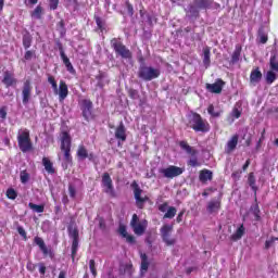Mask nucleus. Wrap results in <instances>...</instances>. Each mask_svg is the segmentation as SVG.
I'll return each instance as SVG.
<instances>
[{"instance_id": "f257e3e1", "label": "nucleus", "mask_w": 278, "mask_h": 278, "mask_svg": "<svg viewBox=\"0 0 278 278\" xmlns=\"http://www.w3.org/2000/svg\"><path fill=\"white\" fill-rule=\"evenodd\" d=\"M72 150V137L67 131L61 132V151L64 154V169H67V166L73 165V156L71 154Z\"/></svg>"}, {"instance_id": "f03ea898", "label": "nucleus", "mask_w": 278, "mask_h": 278, "mask_svg": "<svg viewBox=\"0 0 278 278\" xmlns=\"http://www.w3.org/2000/svg\"><path fill=\"white\" fill-rule=\"evenodd\" d=\"M189 127L193 129L195 132L207 134L211 130L210 123L206 119H203L201 114L193 113L189 119Z\"/></svg>"}, {"instance_id": "7ed1b4c3", "label": "nucleus", "mask_w": 278, "mask_h": 278, "mask_svg": "<svg viewBox=\"0 0 278 278\" xmlns=\"http://www.w3.org/2000/svg\"><path fill=\"white\" fill-rule=\"evenodd\" d=\"M110 46L114 50V53H116L117 58L124 60H132L131 50H129L127 46L124 45L121 38H112V40H110Z\"/></svg>"}, {"instance_id": "20e7f679", "label": "nucleus", "mask_w": 278, "mask_h": 278, "mask_svg": "<svg viewBox=\"0 0 278 278\" xmlns=\"http://www.w3.org/2000/svg\"><path fill=\"white\" fill-rule=\"evenodd\" d=\"M179 148H181L182 151H186L187 154L190 155V160L187 161V166H191L193 168L201 166V163L198 160V150L194 149L192 146H189L186 140L179 141Z\"/></svg>"}, {"instance_id": "39448f33", "label": "nucleus", "mask_w": 278, "mask_h": 278, "mask_svg": "<svg viewBox=\"0 0 278 278\" xmlns=\"http://www.w3.org/2000/svg\"><path fill=\"white\" fill-rule=\"evenodd\" d=\"M161 76L160 68H153L152 66L141 65L138 68V78L144 81H152Z\"/></svg>"}, {"instance_id": "423d86ee", "label": "nucleus", "mask_w": 278, "mask_h": 278, "mask_svg": "<svg viewBox=\"0 0 278 278\" xmlns=\"http://www.w3.org/2000/svg\"><path fill=\"white\" fill-rule=\"evenodd\" d=\"M130 189H132L134 192L135 205L138 210H143L146 203L149 202L150 198L148 195L142 197V189L136 180L130 184Z\"/></svg>"}, {"instance_id": "0eeeda50", "label": "nucleus", "mask_w": 278, "mask_h": 278, "mask_svg": "<svg viewBox=\"0 0 278 278\" xmlns=\"http://www.w3.org/2000/svg\"><path fill=\"white\" fill-rule=\"evenodd\" d=\"M17 140L21 152L26 153L31 151L33 144L29 130L24 129L23 131H21V134L17 137Z\"/></svg>"}, {"instance_id": "6e6552de", "label": "nucleus", "mask_w": 278, "mask_h": 278, "mask_svg": "<svg viewBox=\"0 0 278 278\" xmlns=\"http://www.w3.org/2000/svg\"><path fill=\"white\" fill-rule=\"evenodd\" d=\"M130 228H132L135 236L141 237L148 229V220L140 222L137 214H134L132 218L130 219Z\"/></svg>"}, {"instance_id": "1a4fd4ad", "label": "nucleus", "mask_w": 278, "mask_h": 278, "mask_svg": "<svg viewBox=\"0 0 278 278\" xmlns=\"http://www.w3.org/2000/svg\"><path fill=\"white\" fill-rule=\"evenodd\" d=\"M79 105H80L81 116L86 122H90L94 119V113L92 112L93 104L91 100L84 99L80 101Z\"/></svg>"}, {"instance_id": "9d476101", "label": "nucleus", "mask_w": 278, "mask_h": 278, "mask_svg": "<svg viewBox=\"0 0 278 278\" xmlns=\"http://www.w3.org/2000/svg\"><path fill=\"white\" fill-rule=\"evenodd\" d=\"M67 231L70 239H72V261L75 262L77 250L79 249V230L68 226Z\"/></svg>"}, {"instance_id": "9b49d317", "label": "nucleus", "mask_w": 278, "mask_h": 278, "mask_svg": "<svg viewBox=\"0 0 278 278\" xmlns=\"http://www.w3.org/2000/svg\"><path fill=\"white\" fill-rule=\"evenodd\" d=\"M101 184L102 188H104V193L109 194V197L113 199L117 197L115 187L113 186L112 177H110L109 173L102 174Z\"/></svg>"}, {"instance_id": "f8f14e48", "label": "nucleus", "mask_w": 278, "mask_h": 278, "mask_svg": "<svg viewBox=\"0 0 278 278\" xmlns=\"http://www.w3.org/2000/svg\"><path fill=\"white\" fill-rule=\"evenodd\" d=\"M173 232V225H163L161 228V236L163 242L166 244V247H174L175 243H177V240L170 237V233Z\"/></svg>"}, {"instance_id": "ddd939ff", "label": "nucleus", "mask_w": 278, "mask_h": 278, "mask_svg": "<svg viewBox=\"0 0 278 278\" xmlns=\"http://www.w3.org/2000/svg\"><path fill=\"white\" fill-rule=\"evenodd\" d=\"M184 172L185 170L181 167H177L174 165L159 169V173L162 174L163 177L168 179L177 178L178 176L182 175Z\"/></svg>"}, {"instance_id": "4468645a", "label": "nucleus", "mask_w": 278, "mask_h": 278, "mask_svg": "<svg viewBox=\"0 0 278 278\" xmlns=\"http://www.w3.org/2000/svg\"><path fill=\"white\" fill-rule=\"evenodd\" d=\"M34 242L37 247H39L45 257L54 258V251H52V249L47 248V244H45V241L42 238L36 236L34 239Z\"/></svg>"}, {"instance_id": "2eb2a0df", "label": "nucleus", "mask_w": 278, "mask_h": 278, "mask_svg": "<svg viewBox=\"0 0 278 278\" xmlns=\"http://www.w3.org/2000/svg\"><path fill=\"white\" fill-rule=\"evenodd\" d=\"M226 83L220 78L216 79L214 84L206 83V90L214 94H219L223 92V87Z\"/></svg>"}, {"instance_id": "dca6fc26", "label": "nucleus", "mask_w": 278, "mask_h": 278, "mask_svg": "<svg viewBox=\"0 0 278 278\" xmlns=\"http://www.w3.org/2000/svg\"><path fill=\"white\" fill-rule=\"evenodd\" d=\"M76 156L79 161H85L87 159L89 161H94V153H88V149L84 144H80L79 148H77Z\"/></svg>"}, {"instance_id": "f3484780", "label": "nucleus", "mask_w": 278, "mask_h": 278, "mask_svg": "<svg viewBox=\"0 0 278 278\" xmlns=\"http://www.w3.org/2000/svg\"><path fill=\"white\" fill-rule=\"evenodd\" d=\"M22 96H23V104L26 105L27 103H29L30 98H31V84H30V80L24 81L23 90H22Z\"/></svg>"}, {"instance_id": "a211bd4d", "label": "nucleus", "mask_w": 278, "mask_h": 278, "mask_svg": "<svg viewBox=\"0 0 278 278\" xmlns=\"http://www.w3.org/2000/svg\"><path fill=\"white\" fill-rule=\"evenodd\" d=\"M114 137L116 140L125 142L127 141V129L125 128L124 123L121 122V124L117 126Z\"/></svg>"}, {"instance_id": "6ab92c4d", "label": "nucleus", "mask_w": 278, "mask_h": 278, "mask_svg": "<svg viewBox=\"0 0 278 278\" xmlns=\"http://www.w3.org/2000/svg\"><path fill=\"white\" fill-rule=\"evenodd\" d=\"M238 142H239V135L238 134L232 135L230 137V140H228L226 143V154H230L231 152H233L238 147Z\"/></svg>"}, {"instance_id": "aec40b11", "label": "nucleus", "mask_w": 278, "mask_h": 278, "mask_svg": "<svg viewBox=\"0 0 278 278\" xmlns=\"http://www.w3.org/2000/svg\"><path fill=\"white\" fill-rule=\"evenodd\" d=\"M222 208V198H218V200H211L207 202L206 211L210 214L217 213Z\"/></svg>"}, {"instance_id": "412c9836", "label": "nucleus", "mask_w": 278, "mask_h": 278, "mask_svg": "<svg viewBox=\"0 0 278 278\" xmlns=\"http://www.w3.org/2000/svg\"><path fill=\"white\" fill-rule=\"evenodd\" d=\"M56 94H59L60 101L66 100L68 96V86L64 80H60L59 89H56Z\"/></svg>"}, {"instance_id": "4be33fe9", "label": "nucleus", "mask_w": 278, "mask_h": 278, "mask_svg": "<svg viewBox=\"0 0 278 278\" xmlns=\"http://www.w3.org/2000/svg\"><path fill=\"white\" fill-rule=\"evenodd\" d=\"M199 181L206 184L207 181H213V172L211 169H201L199 172Z\"/></svg>"}, {"instance_id": "5701e85b", "label": "nucleus", "mask_w": 278, "mask_h": 278, "mask_svg": "<svg viewBox=\"0 0 278 278\" xmlns=\"http://www.w3.org/2000/svg\"><path fill=\"white\" fill-rule=\"evenodd\" d=\"M263 78V74L260 71V67H256L254 70H252L251 75L249 76V81L252 85L258 84L260 81H262Z\"/></svg>"}, {"instance_id": "b1692460", "label": "nucleus", "mask_w": 278, "mask_h": 278, "mask_svg": "<svg viewBox=\"0 0 278 278\" xmlns=\"http://www.w3.org/2000/svg\"><path fill=\"white\" fill-rule=\"evenodd\" d=\"M2 84L4 85V87L9 88L17 85V79L14 78V76L10 72H4Z\"/></svg>"}, {"instance_id": "393cba45", "label": "nucleus", "mask_w": 278, "mask_h": 278, "mask_svg": "<svg viewBox=\"0 0 278 278\" xmlns=\"http://www.w3.org/2000/svg\"><path fill=\"white\" fill-rule=\"evenodd\" d=\"M242 53V46L236 45L235 51L231 53L230 64L235 65L240 61V55Z\"/></svg>"}, {"instance_id": "a878e982", "label": "nucleus", "mask_w": 278, "mask_h": 278, "mask_svg": "<svg viewBox=\"0 0 278 278\" xmlns=\"http://www.w3.org/2000/svg\"><path fill=\"white\" fill-rule=\"evenodd\" d=\"M243 236H245V227L241 224L239 228L236 229L235 233L230 236V240L236 242L242 239Z\"/></svg>"}, {"instance_id": "bb28decb", "label": "nucleus", "mask_w": 278, "mask_h": 278, "mask_svg": "<svg viewBox=\"0 0 278 278\" xmlns=\"http://www.w3.org/2000/svg\"><path fill=\"white\" fill-rule=\"evenodd\" d=\"M60 56L68 74L76 75V70L73 67L71 59H68L66 54H60Z\"/></svg>"}, {"instance_id": "cd10ccee", "label": "nucleus", "mask_w": 278, "mask_h": 278, "mask_svg": "<svg viewBox=\"0 0 278 278\" xmlns=\"http://www.w3.org/2000/svg\"><path fill=\"white\" fill-rule=\"evenodd\" d=\"M41 165H43L45 170H47L49 175L55 174V168L49 157H42Z\"/></svg>"}, {"instance_id": "c85d7f7f", "label": "nucleus", "mask_w": 278, "mask_h": 278, "mask_svg": "<svg viewBox=\"0 0 278 278\" xmlns=\"http://www.w3.org/2000/svg\"><path fill=\"white\" fill-rule=\"evenodd\" d=\"M34 38L31 37L29 30H24L23 34V47L24 50H29L31 47V42H33Z\"/></svg>"}, {"instance_id": "c756f323", "label": "nucleus", "mask_w": 278, "mask_h": 278, "mask_svg": "<svg viewBox=\"0 0 278 278\" xmlns=\"http://www.w3.org/2000/svg\"><path fill=\"white\" fill-rule=\"evenodd\" d=\"M255 184L256 179L254 173H249L248 185L251 187V190L254 191L255 195H257L258 187Z\"/></svg>"}, {"instance_id": "7c9ffc66", "label": "nucleus", "mask_w": 278, "mask_h": 278, "mask_svg": "<svg viewBox=\"0 0 278 278\" xmlns=\"http://www.w3.org/2000/svg\"><path fill=\"white\" fill-rule=\"evenodd\" d=\"M203 64H204V67H210L211 65V48L210 47H206V48H203Z\"/></svg>"}, {"instance_id": "2f4dec72", "label": "nucleus", "mask_w": 278, "mask_h": 278, "mask_svg": "<svg viewBox=\"0 0 278 278\" xmlns=\"http://www.w3.org/2000/svg\"><path fill=\"white\" fill-rule=\"evenodd\" d=\"M43 9L42 5H37L35 10L31 11L30 16L37 21L42 20Z\"/></svg>"}, {"instance_id": "473e14b6", "label": "nucleus", "mask_w": 278, "mask_h": 278, "mask_svg": "<svg viewBox=\"0 0 278 278\" xmlns=\"http://www.w3.org/2000/svg\"><path fill=\"white\" fill-rule=\"evenodd\" d=\"M194 5L199 10H206L211 7L210 0H194Z\"/></svg>"}, {"instance_id": "72a5a7b5", "label": "nucleus", "mask_w": 278, "mask_h": 278, "mask_svg": "<svg viewBox=\"0 0 278 278\" xmlns=\"http://www.w3.org/2000/svg\"><path fill=\"white\" fill-rule=\"evenodd\" d=\"M93 21H96L98 30L103 33L105 30V21L102 17L98 16V15L93 16Z\"/></svg>"}, {"instance_id": "f704fd0d", "label": "nucleus", "mask_w": 278, "mask_h": 278, "mask_svg": "<svg viewBox=\"0 0 278 278\" xmlns=\"http://www.w3.org/2000/svg\"><path fill=\"white\" fill-rule=\"evenodd\" d=\"M30 180V174L27 173V169H23L20 172V181L23 185H26Z\"/></svg>"}, {"instance_id": "c9c22d12", "label": "nucleus", "mask_w": 278, "mask_h": 278, "mask_svg": "<svg viewBox=\"0 0 278 278\" xmlns=\"http://www.w3.org/2000/svg\"><path fill=\"white\" fill-rule=\"evenodd\" d=\"M207 114H210V116H212L213 118H218L219 116H222L223 111H215L214 105L210 104V106H207Z\"/></svg>"}, {"instance_id": "e433bc0d", "label": "nucleus", "mask_w": 278, "mask_h": 278, "mask_svg": "<svg viewBox=\"0 0 278 278\" xmlns=\"http://www.w3.org/2000/svg\"><path fill=\"white\" fill-rule=\"evenodd\" d=\"M28 207H30V210L33 212H36L37 214H42L45 212V205L43 204H35L33 202L28 203Z\"/></svg>"}, {"instance_id": "4c0bfd02", "label": "nucleus", "mask_w": 278, "mask_h": 278, "mask_svg": "<svg viewBox=\"0 0 278 278\" xmlns=\"http://www.w3.org/2000/svg\"><path fill=\"white\" fill-rule=\"evenodd\" d=\"M176 214H177V208H175L174 206H169V208H167L165 215H163V218L173 219Z\"/></svg>"}, {"instance_id": "58836bf2", "label": "nucleus", "mask_w": 278, "mask_h": 278, "mask_svg": "<svg viewBox=\"0 0 278 278\" xmlns=\"http://www.w3.org/2000/svg\"><path fill=\"white\" fill-rule=\"evenodd\" d=\"M48 83H49V85H51V87L53 89V94H56V90H59L60 87L56 85V80H55L54 76H52L51 74H48Z\"/></svg>"}, {"instance_id": "ea45409f", "label": "nucleus", "mask_w": 278, "mask_h": 278, "mask_svg": "<svg viewBox=\"0 0 278 278\" xmlns=\"http://www.w3.org/2000/svg\"><path fill=\"white\" fill-rule=\"evenodd\" d=\"M141 270L143 271L149 270V261H148V255L146 253H141Z\"/></svg>"}, {"instance_id": "a19ab883", "label": "nucleus", "mask_w": 278, "mask_h": 278, "mask_svg": "<svg viewBox=\"0 0 278 278\" xmlns=\"http://www.w3.org/2000/svg\"><path fill=\"white\" fill-rule=\"evenodd\" d=\"M56 29L60 31L61 37L66 36V27L63 20L56 24Z\"/></svg>"}, {"instance_id": "79ce46f5", "label": "nucleus", "mask_w": 278, "mask_h": 278, "mask_svg": "<svg viewBox=\"0 0 278 278\" xmlns=\"http://www.w3.org/2000/svg\"><path fill=\"white\" fill-rule=\"evenodd\" d=\"M258 38H260L261 45H266L267 43L268 36L264 33L263 28H260V30H258Z\"/></svg>"}, {"instance_id": "37998d69", "label": "nucleus", "mask_w": 278, "mask_h": 278, "mask_svg": "<svg viewBox=\"0 0 278 278\" xmlns=\"http://www.w3.org/2000/svg\"><path fill=\"white\" fill-rule=\"evenodd\" d=\"M269 68L278 73V62H276V55L269 58Z\"/></svg>"}, {"instance_id": "c03bdc74", "label": "nucleus", "mask_w": 278, "mask_h": 278, "mask_svg": "<svg viewBox=\"0 0 278 278\" xmlns=\"http://www.w3.org/2000/svg\"><path fill=\"white\" fill-rule=\"evenodd\" d=\"M7 198L10 199V200L17 199V191H15L13 188H9L7 190Z\"/></svg>"}, {"instance_id": "a18cd8bd", "label": "nucleus", "mask_w": 278, "mask_h": 278, "mask_svg": "<svg viewBox=\"0 0 278 278\" xmlns=\"http://www.w3.org/2000/svg\"><path fill=\"white\" fill-rule=\"evenodd\" d=\"M230 116L235 119H238V118H240V116H242V111L235 106V108H232Z\"/></svg>"}, {"instance_id": "49530a36", "label": "nucleus", "mask_w": 278, "mask_h": 278, "mask_svg": "<svg viewBox=\"0 0 278 278\" xmlns=\"http://www.w3.org/2000/svg\"><path fill=\"white\" fill-rule=\"evenodd\" d=\"M251 211H252V214H254V216H255V220L258 222L261 219L258 204H255L254 206H252Z\"/></svg>"}, {"instance_id": "de8ad7c7", "label": "nucleus", "mask_w": 278, "mask_h": 278, "mask_svg": "<svg viewBox=\"0 0 278 278\" xmlns=\"http://www.w3.org/2000/svg\"><path fill=\"white\" fill-rule=\"evenodd\" d=\"M265 79L268 85H271L276 80V74L274 72H268Z\"/></svg>"}, {"instance_id": "09e8293b", "label": "nucleus", "mask_w": 278, "mask_h": 278, "mask_svg": "<svg viewBox=\"0 0 278 278\" xmlns=\"http://www.w3.org/2000/svg\"><path fill=\"white\" fill-rule=\"evenodd\" d=\"M89 269H91V274L93 277H97V267H96V261L91 258L89 261Z\"/></svg>"}, {"instance_id": "8fccbe9b", "label": "nucleus", "mask_w": 278, "mask_h": 278, "mask_svg": "<svg viewBox=\"0 0 278 278\" xmlns=\"http://www.w3.org/2000/svg\"><path fill=\"white\" fill-rule=\"evenodd\" d=\"M36 56L35 50H27L26 53H24V60L30 61Z\"/></svg>"}, {"instance_id": "3c124183", "label": "nucleus", "mask_w": 278, "mask_h": 278, "mask_svg": "<svg viewBox=\"0 0 278 278\" xmlns=\"http://www.w3.org/2000/svg\"><path fill=\"white\" fill-rule=\"evenodd\" d=\"M16 231H18V235L21 236V238H23L24 241H27V232L23 228V226L16 227Z\"/></svg>"}, {"instance_id": "603ef678", "label": "nucleus", "mask_w": 278, "mask_h": 278, "mask_svg": "<svg viewBox=\"0 0 278 278\" xmlns=\"http://www.w3.org/2000/svg\"><path fill=\"white\" fill-rule=\"evenodd\" d=\"M128 96L131 100H137L140 98V96L138 94L137 89H128Z\"/></svg>"}, {"instance_id": "864d4df0", "label": "nucleus", "mask_w": 278, "mask_h": 278, "mask_svg": "<svg viewBox=\"0 0 278 278\" xmlns=\"http://www.w3.org/2000/svg\"><path fill=\"white\" fill-rule=\"evenodd\" d=\"M60 0H49V10L55 11L59 8Z\"/></svg>"}, {"instance_id": "5fc2aeb1", "label": "nucleus", "mask_w": 278, "mask_h": 278, "mask_svg": "<svg viewBox=\"0 0 278 278\" xmlns=\"http://www.w3.org/2000/svg\"><path fill=\"white\" fill-rule=\"evenodd\" d=\"M118 235H121L122 237L129 236L127 232V227L124 225L118 226Z\"/></svg>"}, {"instance_id": "6e6d98bb", "label": "nucleus", "mask_w": 278, "mask_h": 278, "mask_svg": "<svg viewBox=\"0 0 278 278\" xmlns=\"http://www.w3.org/2000/svg\"><path fill=\"white\" fill-rule=\"evenodd\" d=\"M122 238H125L126 243H128V244H136V237H134L131 235L122 236Z\"/></svg>"}, {"instance_id": "4d7b16f0", "label": "nucleus", "mask_w": 278, "mask_h": 278, "mask_svg": "<svg viewBox=\"0 0 278 278\" xmlns=\"http://www.w3.org/2000/svg\"><path fill=\"white\" fill-rule=\"evenodd\" d=\"M65 3H66L65 7L67 8L74 7V9H76L79 5L77 0H65Z\"/></svg>"}, {"instance_id": "13d9d810", "label": "nucleus", "mask_w": 278, "mask_h": 278, "mask_svg": "<svg viewBox=\"0 0 278 278\" xmlns=\"http://www.w3.org/2000/svg\"><path fill=\"white\" fill-rule=\"evenodd\" d=\"M125 4H126V10L128 11L129 16H132L134 15V7H132L131 2L126 1Z\"/></svg>"}, {"instance_id": "bf43d9fd", "label": "nucleus", "mask_w": 278, "mask_h": 278, "mask_svg": "<svg viewBox=\"0 0 278 278\" xmlns=\"http://www.w3.org/2000/svg\"><path fill=\"white\" fill-rule=\"evenodd\" d=\"M68 194H70V198L72 199L76 198V189L72 185H68Z\"/></svg>"}, {"instance_id": "052dcab7", "label": "nucleus", "mask_w": 278, "mask_h": 278, "mask_svg": "<svg viewBox=\"0 0 278 278\" xmlns=\"http://www.w3.org/2000/svg\"><path fill=\"white\" fill-rule=\"evenodd\" d=\"M168 202L159 205V212L165 213L166 211H168Z\"/></svg>"}, {"instance_id": "680f3d73", "label": "nucleus", "mask_w": 278, "mask_h": 278, "mask_svg": "<svg viewBox=\"0 0 278 278\" xmlns=\"http://www.w3.org/2000/svg\"><path fill=\"white\" fill-rule=\"evenodd\" d=\"M39 274L41 276H45V274H47V267L45 266L43 263H39Z\"/></svg>"}, {"instance_id": "e2e57ef3", "label": "nucleus", "mask_w": 278, "mask_h": 278, "mask_svg": "<svg viewBox=\"0 0 278 278\" xmlns=\"http://www.w3.org/2000/svg\"><path fill=\"white\" fill-rule=\"evenodd\" d=\"M7 106L0 108V118L5 119L7 118Z\"/></svg>"}, {"instance_id": "0e129e2a", "label": "nucleus", "mask_w": 278, "mask_h": 278, "mask_svg": "<svg viewBox=\"0 0 278 278\" xmlns=\"http://www.w3.org/2000/svg\"><path fill=\"white\" fill-rule=\"evenodd\" d=\"M240 175H242V172L236 170L235 173L231 174V178L238 181L240 179Z\"/></svg>"}, {"instance_id": "69168bd1", "label": "nucleus", "mask_w": 278, "mask_h": 278, "mask_svg": "<svg viewBox=\"0 0 278 278\" xmlns=\"http://www.w3.org/2000/svg\"><path fill=\"white\" fill-rule=\"evenodd\" d=\"M185 213H186L185 210L178 213L177 219H176L178 224L182 223V217L185 216Z\"/></svg>"}, {"instance_id": "338daca9", "label": "nucleus", "mask_w": 278, "mask_h": 278, "mask_svg": "<svg viewBox=\"0 0 278 278\" xmlns=\"http://www.w3.org/2000/svg\"><path fill=\"white\" fill-rule=\"evenodd\" d=\"M56 48H59L60 55L66 54V53L64 52V48H63V45H62L61 41H56Z\"/></svg>"}, {"instance_id": "774afa93", "label": "nucleus", "mask_w": 278, "mask_h": 278, "mask_svg": "<svg viewBox=\"0 0 278 278\" xmlns=\"http://www.w3.org/2000/svg\"><path fill=\"white\" fill-rule=\"evenodd\" d=\"M208 192H215L214 188H206V190L203 191L202 197H208Z\"/></svg>"}]
</instances>
